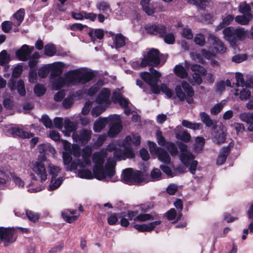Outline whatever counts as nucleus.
<instances>
[{"mask_svg":"<svg viewBox=\"0 0 253 253\" xmlns=\"http://www.w3.org/2000/svg\"><path fill=\"white\" fill-rule=\"evenodd\" d=\"M95 77L93 72L84 71L82 69L70 71L65 75V77H60L52 81L53 88L55 90L65 86L76 85L80 83L85 84L92 80Z\"/></svg>","mask_w":253,"mask_h":253,"instance_id":"f257e3e1","label":"nucleus"},{"mask_svg":"<svg viewBox=\"0 0 253 253\" xmlns=\"http://www.w3.org/2000/svg\"><path fill=\"white\" fill-rule=\"evenodd\" d=\"M107 156L106 152H100L95 153L92 161L95 164L93 169L94 177L98 180L105 179L107 176L109 177L113 176L115 174L116 163L115 160L108 159L104 168L105 158Z\"/></svg>","mask_w":253,"mask_h":253,"instance_id":"f03ea898","label":"nucleus"},{"mask_svg":"<svg viewBox=\"0 0 253 253\" xmlns=\"http://www.w3.org/2000/svg\"><path fill=\"white\" fill-rule=\"evenodd\" d=\"M150 73L147 72H141L140 75L143 80L151 86L153 93L158 94L161 90L168 98H171L173 95L171 89L165 84H161L160 88L158 85L159 78L161 76L160 73L152 68H150Z\"/></svg>","mask_w":253,"mask_h":253,"instance_id":"7ed1b4c3","label":"nucleus"},{"mask_svg":"<svg viewBox=\"0 0 253 253\" xmlns=\"http://www.w3.org/2000/svg\"><path fill=\"white\" fill-rule=\"evenodd\" d=\"M223 34L225 39L232 47H234L237 41H243L246 39L248 31H246L244 28L228 27L223 30Z\"/></svg>","mask_w":253,"mask_h":253,"instance_id":"20e7f679","label":"nucleus"},{"mask_svg":"<svg viewBox=\"0 0 253 253\" xmlns=\"http://www.w3.org/2000/svg\"><path fill=\"white\" fill-rule=\"evenodd\" d=\"M175 96L173 98L177 97L180 101L186 100L188 103L192 104L194 102L193 97L194 91L192 86L186 81H183L181 85H177L175 87Z\"/></svg>","mask_w":253,"mask_h":253,"instance_id":"39448f33","label":"nucleus"},{"mask_svg":"<svg viewBox=\"0 0 253 253\" xmlns=\"http://www.w3.org/2000/svg\"><path fill=\"white\" fill-rule=\"evenodd\" d=\"M123 180L128 184H142L144 178L140 171H133L132 169L127 168L123 170L122 174Z\"/></svg>","mask_w":253,"mask_h":253,"instance_id":"423d86ee","label":"nucleus"},{"mask_svg":"<svg viewBox=\"0 0 253 253\" xmlns=\"http://www.w3.org/2000/svg\"><path fill=\"white\" fill-rule=\"evenodd\" d=\"M160 62L159 51L157 49L152 48L148 52L147 56L142 59L140 66L142 67H146L148 65L157 66L160 64Z\"/></svg>","mask_w":253,"mask_h":253,"instance_id":"0eeeda50","label":"nucleus"},{"mask_svg":"<svg viewBox=\"0 0 253 253\" xmlns=\"http://www.w3.org/2000/svg\"><path fill=\"white\" fill-rule=\"evenodd\" d=\"M191 69L193 72L192 77H189L188 79V81L192 85L196 84H200L202 82V76H204L206 74V69L202 66L198 64H193L191 66Z\"/></svg>","mask_w":253,"mask_h":253,"instance_id":"6e6552de","label":"nucleus"},{"mask_svg":"<svg viewBox=\"0 0 253 253\" xmlns=\"http://www.w3.org/2000/svg\"><path fill=\"white\" fill-rule=\"evenodd\" d=\"M110 129L108 134L111 137H114L118 134L122 128L120 116L118 115H111L109 117Z\"/></svg>","mask_w":253,"mask_h":253,"instance_id":"1a4fd4ad","label":"nucleus"},{"mask_svg":"<svg viewBox=\"0 0 253 253\" xmlns=\"http://www.w3.org/2000/svg\"><path fill=\"white\" fill-rule=\"evenodd\" d=\"M46 161L45 157L42 156V159L41 160H38L37 162L34 164L32 167L33 170L39 177L42 183L45 181L47 179V174L44 164Z\"/></svg>","mask_w":253,"mask_h":253,"instance_id":"9d476101","label":"nucleus"},{"mask_svg":"<svg viewBox=\"0 0 253 253\" xmlns=\"http://www.w3.org/2000/svg\"><path fill=\"white\" fill-rule=\"evenodd\" d=\"M14 228L0 227V243L3 242L4 246L7 247L14 242L16 238L14 237Z\"/></svg>","mask_w":253,"mask_h":253,"instance_id":"9b49d317","label":"nucleus"},{"mask_svg":"<svg viewBox=\"0 0 253 253\" xmlns=\"http://www.w3.org/2000/svg\"><path fill=\"white\" fill-rule=\"evenodd\" d=\"M178 148L181 151L180 159L185 166L188 165L192 159L195 158V156L191 152L187 150V146L183 143L178 144Z\"/></svg>","mask_w":253,"mask_h":253,"instance_id":"f8f14e48","label":"nucleus"},{"mask_svg":"<svg viewBox=\"0 0 253 253\" xmlns=\"http://www.w3.org/2000/svg\"><path fill=\"white\" fill-rule=\"evenodd\" d=\"M147 33L151 35H158L162 38L166 34L167 29L165 25L159 24L157 25H148L145 27Z\"/></svg>","mask_w":253,"mask_h":253,"instance_id":"ddd939ff","label":"nucleus"},{"mask_svg":"<svg viewBox=\"0 0 253 253\" xmlns=\"http://www.w3.org/2000/svg\"><path fill=\"white\" fill-rule=\"evenodd\" d=\"M34 49V46L30 47L27 44H24L16 51V56L21 61H27Z\"/></svg>","mask_w":253,"mask_h":253,"instance_id":"4468645a","label":"nucleus"},{"mask_svg":"<svg viewBox=\"0 0 253 253\" xmlns=\"http://www.w3.org/2000/svg\"><path fill=\"white\" fill-rule=\"evenodd\" d=\"M91 136V131L85 128L82 129L79 134H73V138L76 142L82 145L86 144L90 140Z\"/></svg>","mask_w":253,"mask_h":253,"instance_id":"2eb2a0df","label":"nucleus"},{"mask_svg":"<svg viewBox=\"0 0 253 253\" xmlns=\"http://www.w3.org/2000/svg\"><path fill=\"white\" fill-rule=\"evenodd\" d=\"M111 94V92L109 88H102L96 97V102L101 105H109L111 102L110 99Z\"/></svg>","mask_w":253,"mask_h":253,"instance_id":"dca6fc26","label":"nucleus"},{"mask_svg":"<svg viewBox=\"0 0 253 253\" xmlns=\"http://www.w3.org/2000/svg\"><path fill=\"white\" fill-rule=\"evenodd\" d=\"M9 131L13 136H18L23 139L30 138L34 135V133L28 132L22 128L16 126L11 127L9 129Z\"/></svg>","mask_w":253,"mask_h":253,"instance_id":"f3484780","label":"nucleus"},{"mask_svg":"<svg viewBox=\"0 0 253 253\" xmlns=\"http://www.w3.org/2000/svg\"><path fill=\"white\" fill-rule=\"evenodd\" d=\"M161 222L162 221L160 220H158L150 222L148 224H135L133 227L140 232H150L153 230L157 226L160 225Z\"/></svg>","mask_w":253,"mask_h":253,"instance_id":"a211bd4d","label":"nucleus"},{"mask_svg":"<svg viewBox=\"0 0 253 253\" xmlns=\"http://www.w3.org/2000/svg\"><path fill=\"white\" fill-rule=\"evenodd\" d=\"M189 68V63L187 61H185L184 67L181 64H178L174 67V71L176 76L182 79H184L188 76L187 70H188Z\"/></svg>","mask_w":253,"mask_h":253,"instance_id":"6ab92c4d","label":"nucleus"},{"mask_svg":"<svg viewBox=\"0 0 253 253\" xmlns=\"http://www.w3.org/2000/svg\"><path fill=\"white\" fill-rule=\"evenodd\" d=\"M200 117L202 122L209 127L215 129L217 126V122L215 120H212L210 116L206 112H201Z\"/></svg>","mask_w":253,"mask_h":253,"instance_id":"aec40b11","label":"nucleus"},{"mask_svg":"<svg viewBox=\"0 0 253 253\" xmlns=\"http://www.w3.org/2000/svg\"><path fill=\"white\" fill-rule=\"evenodd\" d=\"M64 148L65 150L63 152V159L64 165H68L70 164L72 160L71 157V150L70 144L66 140H63Z\"/></svg>","mask_w":253,"mask_h":253,"instance_id":"412c9836","label":"nucleus"},{"mask_svg":"<svg viewBox=\"0 0 253 253\" xmlns=\"http://www.w3.org/2000/svg\"><path fill=\"white\" fill-rule=\"evenodd\" d=\"M211 39L213 41V47L217 52L223 53L226 51V48L220 39L212 35L211 36Z\"/></svg>","mask_w":253,"mask_h":253,"instance_id":"4be33fe9","label":"nucleus"},{"mask_svg":"<svg viewBox=\"0 0 253 253\" xmlns=\"http://www.w3.org/2000/svg\"><path fill=\"white\" fill-rule=\"evenodd\" d=\"M91 41L93 42H95L96 39L101 40L104 36V31L101 29H92L88 33Z\"/></svg>","mask_w":253,"mask_h":253,"instance_id":"5701e85b","label":"nucleus"},{"mask_svg":"<svg viewBox=\"0 0 253 253\" xmlns=\"http://www.w3.org/2000/svg\"><path fill=\"white\" fill-rule=\"evenodd\" d=\"M159 216L156 214L152 213H145V214H137V215L135 217L134 221H138L140 222H144L149 220H158Z\"/></svg>","mask_w":253,"mask_h":253,"instance_id":"b1692460","label":"nucleus"},{"mask_svg":"<svg viewBox=\"0 0 253 253\" xmlns=\"http://www.w3.org/2000/svg\"><path fill=\"white\" fill-rule=\"evenodd\" d=\"M212 139L213 142L216 144L223 143L226 140V134L222 130H218L215 132Z\"/></svg>","mask_w":253,"mask_h":253,"instance_id":"393cba45","label":"nucleus"},{"mask_svg":"<svg viewBox=\"0 0 253 253\" xmlns=\"http://www.w3.org/2000/svg\"><path fill=\"white\" fill-rule=\"evenodd\" d=\"M109 118H99L96 120L93 126V129L95 132H100L103 128L107 123H109Z\"/></svg>","mask_w":253,"mask_h":253,"instance_id":"a878e982","label":"nucleus"},{"mask_svg":"<svg viewBox=\"0 0 253 253\" xmlns=\"http://www.w3.org/2000/svg\"><path fill=\"white\" fill-rule=\"evenodd\" d=\"M213 56V54L206 49H202L200 53H197L195 55L194 59L197 60L198 62L202 64H204L205 61L202 58V56L206 59H209Z\"/></svg>","mask_w":253,"mask_h":253,"instance_id":"bb28decb","label":"nucleus"},{"mask_svg":"<svg viewBox=\"0 0 253 253\" xmlns=\"http://www.w3.org/2000/svg\"><path fill=\"white\" fill-rule=\"evenodd\" d=\"M112 98L114 101L118 102L122 107L125 108L128 106L129 103L128 100L122 96L121 94L119 93H114L113 94Z\"/></svg>","mask_w":253,"mask_h":253,"instance_id":"cd10ccee","label":"nucleus"},{"mask_svg":"<svg viewBox=\"0 0 253 253\" xmlns=\"http://www.w3.org/2000/svg\"><path fill=\"white\" fill-rule=\"evenodd\" d=\"M158 159L161 162L169 164L170 163V158L168 153L163 148H160L159 152L157 154Z\"/></svg>","mask_w":253,"mask_h":253,"instance_id":"c85d7f7f","label":"nucleus"},{"mask_svg":"<svg viewBox=\"0 0 253 253\" xmlns=\"http://www.w3.org/2000/svg\"><path fill=\"white\" fill-rule=\"evenodd\" d=\"M252 13L244 14L243 15H238L235 17V21L241 25H248L249 21L253 18Z\"/></svg>","mask_w":253,"mask_h":253,"instance_id":"c756f323","label":"nucleus"},{"mask_svg":"<svg viewBox=\"0 0 253 253\" xmlns=\"http://www.w3.org/2000/svg\"><path fill=\"white\" fill-rule=\"evenodd\" d=\"M114 42L116 48L122 47L126 44V37L122 34H117L115 36Z\"/></svg>","mask_w":253,"mask_h":253,"instance_id":"7c9ffc66","label":"nucleus"},{"mask_svg":"<svg viewBox=\"0 0 253 253\" xmlns=\"http://www.w3.org/2000/svg\"><path fill=\"white\" fill-rule=\"evenodd\" d=\"M150 0H142L141 4L143 10L149 15H151L154 12V9L150 4Z\"/></svg>","mask_w":253,"mask_h":253,"instance_id":"2f4dec72","label":"nucleus"},{"mask_svg":"<svg viewBox=\"0 0 253 253\" xmlns=\"http://www.w3.org/2000/svg\"><path fill=\"white\" fill-rule=\"evenodd\" d=\"M103 85V82L99 80L98 82L91 86L88 90L87 94L90 96H93Z\"/></svg>","mask_w":253,"mask_h":253,"instance_id":"473e14b6","label":"nucleus"},{"mask_svg":"<svg viewBox=\"0 0 253 253\" xmlns=\"http://www.w3.org/2000/svg\"><path fill=\"white\" fill-rule=\"evenodd\" d=\"M64 128L67 134L74 132L76 130V127L74 123L69 119H66L64 121Z\"/></svg>","mask_w":253,"mask_h":253,"instance_id":"72a5a7b5","label":"nucleus"},{"mask_svg":"<svg viewBox=\"0 0 253 253\" xmlns=\"http://www.w3.org/2000/svg\"><path fill=\"white\" fill-rule=\"evenodd\" d=\"M55 178L51 177L50 184L48 188L49 190H54L57 189L62 183L63 179L62 177H60L57 179H55Z\"/></svg>","mask_w":253,"mask_h":253,"instance_id":"f704fd0d","label":"nucleus"},{"mask_svg":"<svg viewBox=\"0 0 253 253\" xmlns=\"http://www.w3.org/2000/svg\"><path fill=\"white\" fill-rule=\"evenodd\" d=\"M190 4L195 5L201 9H205L210 0H187Z\"/></svg>","mask_w":253,"mask_h":253,"instance_id":"c9c22d12","label":"nucleus"},{"mask_svg":"<svg viewBox=\"0 0 253 253\" xmlns=\"http://www.w3.org/2000/svg\"><path fill=\"white\" fill-rule=\"evenodd\" d=\"M26 214L30 221L35 223L38 221L40 216L39 213L29 210H26Z\"/></svg>","mask_w":253,"mask_h":253,"instance_id":"e433bc0d","label":"nucleus"},{"mask_svg":"<svg viewBox=\"0 0 253 253\" xmlns=\"http://www.w3.org/2000/svg\"><path fill=\"white\" fill-rule=\"evenodd\" d=\"M24 15L25 10L23 8H20L13 15V17H14L17 20V26H19L23 21Z\"/></svg>","mask_w":253,"mask_h":253,"instance_id":"4c0bfd02","label":"nucleus"},{"mask_svg":"<svg viewBox=\"0 0 253 253\" xmlns=\"http://www.w3.org/2000/svg\"><path fill=\"white\" fill-rule=\"evenodd\" d=\"M40 57V55L38 52H34L33 55L30 56L29 61L28 63L29 66L31 68H34L38 64V59Z\"/></svg>","mask_w":253,"mask_h":253,"instance_id":"58836bf2","label":"nucleus"},{"mask_svg":"<svg viewBox=\"0 0 253 253\" xmlns=\"http://www.w3.org/2000/svg\"><path fill=\"white\" fill-rule=\"evenodd\" d=\"M44 52L45 55L49 56H52L56 52V47L52 43L47 44L44 47Z\"/></svg>","mask_w":253,"mask_h":253,"instance_id":"ea45409f","label":"nucleus"},{"mask_svg":"<svg viewBox=\"0 0 253 253\" xmlns=\"http://www.w3.org/2000/svg\"><path fill=\"white\" fill-rule=\"evenodd\" d=\"M164 42L168 44H173L175 42V36L172 32H168V30L166 34L162 37Z\"/></svg>","mask_w":253,"mask_h":253,"instance_id":"a19ab883","label":"nucleus"},{"mask_svg":"<svg viewBox=\"0 0 253 253\" xmlns=\"http://www.w3.org/2000/svg\"><path fill=\"white\" fill-rule=\"evenodd\" d=\"M78 175L80 177L86 179H92L93 175L91 171L88 169H81L78 171Z\"/></svg>","mask_w":253,"mask_h":253,"instance_id":"79ce46f5","label":"nucleus"},{"mask_svg":"<svg viewBox=\"0 0 253 253\" xmlns=\"http://www.w3.org/2000/svg\"><path fill=\"white\" fill-rule=\"evenodd\" d=\"M49 172L51 175V177H56L60 171L59 167L50 164L48 165Z\"/></svg>","mask_w":253,"mask_h":253,"instance_id":"37998d69","label":"nucleus"},{"mask_svg":"<svg viewBox=\"0 0 253 253\" xmlns=\"http://www.w3.org/2000/svg\"><path fill=\"white\" fill-rule=\"evenodd\" d=\"M205 143V139L203 137H197L195 139V144L194 149L196 151H200L202 148Z\"/></svg>","mask_w":253,"mask_h":253,"instance_id":"c03bdc74","label":"nucleus"},{"mask_svg":"<svg viewBox=\"0 0 253 253\" xmlns=\"http://www.w3.org/2000/svg\"><path fill=\"white\" fill-rule=\"evenodd\" d=\"M34 92L37 96H42L43 95L46 91L45 87L41 84H37L35 85L34 89Z\"/></svg>","mask_w":253,"mask_h":253,"instance_id":"a18cd8bd","label":"nucleus"},{"mask_svg":"<svg viewBox=\"0 0 253 253\" xmlns=\"http://www.w3.org/2000/svg\"><path fill=\"white\" fill-rule=\"evenodd\" d=\"M97 8L102 11L103 12L107 13L108 11L111 12V10L109 4L106 2H101L96 4Z\"/></svg>","mask_w":253,"mask_h":253,"instance_id":"49530a36","label":"nucleus"},{"mask_svg":"<svg viewBox=\"0 0 253 253\" xmlns=\"http://www.w3.org/2000/svg\"><path fill=\"white\" fill-rule=\"evenodd\" d=\"M251 10V6L245 2H243L241 3L239 5V11L240 12L243 13L244 14L251 13L250 12Z\"/></svg>","mask_w":253,"mask_h":253,"instance_id":"de8ad7c7","label":"nucleus"},{"mask_svg":"<svg viewBox=\"0 0 253 253\" xmlns=\"http://www.w3.org/2000/svg\"><path fill=\"white\" fill-rule=\"evenodd\" d=\"M17 90L18 93L21 96H24L26 94V90L24 82L22 80H19L17 83Z\"/></svg>","mask_w":253,"mask_h":253,"instance_id":"09e8293b","label":"nucleus"},{"mask_svg":"<svg viewBox=\"0 0 253 253\" xmlns=\"http://www.w3.org/2000/svg\"><path fill=\"white\" fill-rule=\"evenodd\" d=\"M166 148L171 155L173 156L177 154L178 152L177 148L173 143L168 142L166 144Z\"/></svg>","mask_w":253,"mask_h":253,"instance_id":"8fccbe9b","label":"nucleus"},{"mask_svg":"<svg viewBox=\"0 0 253 253\" xmlns=\"http://www.w3.org/2000/svg\"><path fill=\"white\" fill-rule=\"evenodd\" d=\"M9 61V56L6 50H3L0 53V64L3 65Z\"/></svg>","mask_w":253,"mask_h":253,"instance_id":"3c124183","label":"nucleus"},{"mask_svg":"<svg viewBox=\"0 0 253 253\" xmlns=\"http://www.w3.org/2000/svg\"><path fill=\"white\" fill-rule=\"evenodd\" d=\"M42 122L44 126L47 128H51L53 126L52 121L50 119L49 117L46 115H42Z\"/></svg>","mask_w":253,"mask_h":253,"instance_id":"603ef678","label":"nucleus"},{"mask_svg":"<svg viewBox=\"0 0 253 253\" xmlns=\"http://www.w3.org/2000/svg\"><path fill=\"white\" fill-rule=\"evenodd\" d=\"M247 59V56L246 54H237L234 55L232 58V61L233 62L236 63H241L244 61H245Z\"/></svg>","mask_w":253,"mask_h":253,"instance_id":"864d4df0","label":"nucleus"},{"mask_svg":"<svg viewBox=\"0 0 253 253\" xmlns=\"http://www.w3.org/2000/svg\"><path fill=\"white\" fill-rule=\"evenodd\" d=\"M13 23L9 21H5L2 23L1 28L4 33H8L12 29Z\"/></svg>","mask_w":253,"mask_h":253,"instance_id":"5fc2aeb1","label":"nucleus"},{"mask_svg":"<svg viewBox=\"0 0 253 253\" xmlns=\"http://www.w3.org/2000/svg\"><path fill=\"white\" fill-rule=\"evenodd\" d=\"M236 85L237 86H248L244 81V78L243 77V75L241 73H236Z\"/></svg>","mask_w":253,"mask_h":253,"instance_id":"6e6d98bb","label":"nucleus"},{"mask_svg":"<svg viewBox=\"0 0 253 253\" xmlns=\"http://www.w3.org/2000/svg\"><path fill=\"white\" fill-rule=\"evenodd\" d=\"M177 138L185 142H188L190 140L191 136L187 131H184L181 134L177 135Z\"/></svg>","mask_w":253,"mask_h":253,"instance_id":"4d7b16f0","label":"nucleus"},{"mask_svg":"<svg viewBox=\"0 0 253 253\" xmlns=\"http://www.w3.org/2000/svg\"><path fill=\"white\" fill-rule=\"evenodd\" d=\"M251 96V91L248 88H243L240 93V98L241 100H247Z\"/></svg>","mask_w":253,"mask_h":253,"instance_id":"13d9d810","label":"nucleus"},{"mask_svg":"<svg viewBox=\"0 0 253 253\" xmlns=\"http://www.w3.org/2000/svg\"><path fill=\"white\" fill-rule=\"evenodd\" d=\"M148 146L149 147V151L151 154L157 155L159 152V149L160 148H158L155 143L151 141H148Z\"/></svg>","mask_w":253,"mask_h":253,"instance_id":"bf43d9fd","label":"nucleus"},{"mask_svg":"<svg viewBox=\"0 0 253 253\" xmlns=\"http://www.w3.org/2000/svg\"><path fill=\"white\" fill-rule=\"evenodd\" d=\"M250 232L251 233H253V221H250V223L248 225V228L244 229L243 231V234L242 236V239L244 240L246 239L247 235Z\"/></svg>","mask_w":253,"mask_h":253,"instance_id":"052dcab7","label":"nucleus"},{"mask_svg":"<svg viewBox=\"0 0 253 253\" xmlns=\"http://www.w3.org/2000/svg\"><path fill=\"white\" fill-rule=\"evenodd\" d=\"M174 206L175 208L179 210V213L177 216L176 220L177 221L180 219L181 216H182V213L180 212V211H182L183 208V205L182 202L181 200H177L174 203Z\"/></svg>","mask_w":253,"mask_h":253,"instance_id":"680f3d73","label":"nucleus"},{"mask_svg":"<svg viewBox=\"0 0 253 253\" xmlns=\"http://www.w3.org/2000/svg\"><path fill=\"white\" fill-rule=\"evenodd\" d=\"M74 103V99L72 97L68 96L65 98L62 102L63 106L66 109L70 108Z\"/></svg>","mask_w":253,"mask_h":253,"instance_id":"e2e57ef3","label":"nucleus"},{"mask_svg":"<svg viewBox=\"0 0 253 253\" xmlns=\"http://www.w3.org/2000/svg\"><path fill=\"white\" fill-rule=\"evenodd\" d=\"M72 17L75 20H81L84 19V11H82L80 12L76 11L71 12Z\"/></svg>","mask_w":253,"mask_h":253,"instance_id":"0e129e2a","label":"nucleus"},{"mask_svg":"<svg viewBox=\"0 0 253 253\" xmlns=\"http://www.w3.org/2000/svg\"><path fill=\"white\" fill-rule=\"evenodd\" d=\"M194 41L196 44L203 45L205 41V37L203 34H197L195 37Z\"/></svg>","mask_w":253,"mask_h":253,"instance_id":"69168bd1","label":"nucleus"},{"mask_svg":"<svg viewBox=\"0 0 253 253\" xmlns=\"http://www.w3.org/2000/svg\"><path fill=\"white\" fill-rule=\"evenodd\" d=\"M223 107V106L221 103L216 104L211 109V113L212 115L218 114L222 109Z\"/></svg>","mask_w":253,"mask_h":253,"instance_id":"338daca9","label":"nucleus"},{"mask_svg":"<svg viewBox=\"0 0 253 253\" xmlns=\"http://www.w3.org/2000/svg\"><path fill=\"white\" fill-rule=\"evenodd\" d=\"M166 216L169 220L174 219L177 216V213L175 210L173 208L170 209L166 213Z\"/></svg>","mask_w":253,"mask_h":253,"instance_id":"774afa93","label":"nucleus"}]
</instances>
